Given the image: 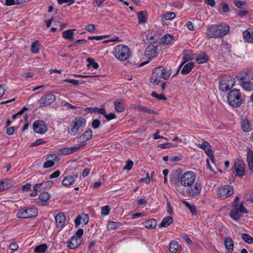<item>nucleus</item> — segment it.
<instances>
[{
  "label": "nucleus",
  "instance_id": "f257e3e1",
  "mask_svg": "<svg viewBox=\"0 0 253 253\" xmlns=\"http://www.w3.org/2000/svg\"><path fill=\"white\" fill-rule=\"evenodd\" d=\"M229 31L230 27L228 24L222 23L208 26L206 34L209 38H219L227 34Z\"/></svg>",
  "mask_w": 253,
  "mask_h": 253
},
{
  "label": "nucleus",
  "instance_id": "f03ea898",
  "mask_svg": "<svg viewBox=\"0 0 253 253\" xmlns=\"http://www.w3.org/2000/svg\"><path fill=\"white\" fill-rule=\"evenodd\" d=\"M85 126V120L82 117H76L68 127V133L71 136L80 134Z\"/></svg>",
  "mask_w": 253,
  "mask_h": 253
},
{
  "label": "nucleus",
  "instance_id": "7ed1b4c3",
  "mask_svg": "<svg viewBox=\"0 0 253 253\" xmlns=\"http://www.w3.org/2000/svg\"><path fill=\"white\" fill-rule=\"evenodd\" d=\"M170 73L169 71H166V68L163 66L156 67L153 71L150 81L153 84H158L162 78L165 80H168Z\"/></svg>",
  "mask_w": 253,
  "mask_h": 253
},
{
  "label": "nucleus",
  "instance_id": "20e7f679",
  "mask_svg": "<svg viewBox=\"0 0 253 253\" xmlns=\"http://www.w3.org/2000/svg\"><path fill=\"white\" fill-rule=\"evenodd\" d=\"M113 54L120 61H126L130 56L128 47L125 44H120L115 47Z\"/></svg>",
  "mask_w": 253,
  "mask_h": 253
},
{
  "label": "nucleus",
  "instance_id": "39448f33",
  "mask_svg": "<svg viewBox=\"0 0 253 253\" xmlns=\"http://www.w3.org/2000/svg\"><path fill=\"white\" fill-rule=\"evenodd\" d=\"M228 101L229 105L233 107L240 106L242 103V99L240 90L233 89L230 90L228 95Z\"/></svg>",
  "mask_w": 253,
  "mask_h": 253
},
{
  "label": "nucleus",
  "instance_id": "423d86ee",
  "mask_svg": "<svg viewBox=\"0 0 253 253\" xmlns=\"http://www.w3.org/2000/svg\"><path fill=\"white\" fill-rule=\"evenodd\" d=\"M196 175L193 171H187L183 174H181L180 184L185 187H189L194 182Z\"/></svg>",
  "mask_w": 253,
  "mask_h": 253
},
{
  "label": "nucleus",
  "instance_id": "0eeeda50",
  "mask_svg": "<svg viewBox=\"0 0 253 253\" xmlns=\"http://www.w3.org/2000/svg\"><path fill=\"white\" fill-rule=\"evenodd\" d=\"M161 46V42H154L149 44L146 48L145 51V55L149 60L156 57L158 52V47Z\"/></svg>",
  "mask_w": 253,
  "mask_h": 253
},
{
  "label": "nucleus",
  "instance_id": "6e6552de",
  "mask_svg": "<svg viewBox=\"0 0 253 253\" xmlns=\"http://www.w3.org/2000/svg\"><path fill=\"white\" fill-rule=\"evenodd\" d=\"M234 78L230 77H225L219 82V89L222 91H227L230 90L235 85Z\"/></svg>",
  "mask_w": 253,
  "mask_h": 253
},
{
  "label": "nucleus",
  "instance_id": "1a4fd4ad",
  "mask_svg": "<svg viewBox=\"0 0 253 253\" xmlns=\"http://www.w3.org/2000/svg\"><path fill=\"white\" fill-rule=\"evenodd\" d=\"M38 215V210L35 208H23L19 210L17 212L18 217L29 218L35 217Z\"/></svg>",
  "mask_w": 253,
  "mask_h": 253
},
{
  "label": "nucleus",
  "instance_id": "9d476101",
  "mask_svg": "<svg viewBox=\"0 0 253 253\" xmlns=\"http://www.w3.org/2000/svg\"><path fill=\"white\" fill-rule=\"evenodd\" d=\"M234 193L233 187L226 185L218 188L217 191V194L220 198L225 199Z\"/></svg>",
  "mask_w": 253,
  "mask_h": 253
},
{
  "label": "nucleus",
  "instance_id": "9b49d317",
  "mask_svg": "<svg viewBox=\"0 0 253 253\" xmlns=\"http://www.w3.org/2000/svg\"><path fill=\"white\" fill-rule=\"evenodd\" d=\"M234 169L236 175L242 177L245 175V164L241 160H236L234 162Z\"/></svg>",
  "mask_w": 253,
  "mask_h": 253
},
{
  "label": "nucleus",
  "instance_id": "f8f14e48",
  "mask_svg": "<svg viewBox=\"0 0 253 253\" xmlns=\"http://www.w3.org/2000/svg\"><path fill=\"white\" fill-rule=\"evenodd\" d=\"M33 130L36 133L43 134L47 131V126L43 121H35L33 125Z\"/></svg>",
  "mask_w": 253,
  "mask_h": 253
},
{
  "label": "nucleus",
  "instance_id": "ddd939ff",
  "mask_svg": "<svg viewBox=\"0 0 253 253\" xmlns=\"http://www.w3.org/2000/svg\"><path fill=\"white\" fill-rule=\"evenodd\" d=\"M53 182L51 180H47L33 185L34 191L41 192L42 190L50 189L53 185Z\"/></svg>",
  "mask_w": 253,
  "mask_h": 253
},
{
  "label": "nucleus",
  "instance_id": "4468645a",
  "mask_svg": "<svg viewBox=\"0 0 253 253\" xmlns=\"http://www.w3.org/2000/svg\"><path fill=\"white\" fill-rule=\"evenodd\" d=\"M198 147L204 150L205 153L210 158L211 161L214 163V158L213 154V151L211 149V145L207 141H204L202 144H198Z\"/></svg>",
  "mask_w": 253,
  "mask_h": 253
},
{
  "label": "nucleus",
  "instance_id": "2eb2a0df",
  "mask_svg": "<svg viewBox=\"0 0 253 253\" xmlns=\"http://www.w3.org/2000/svg\"><path fill=\"white\" fill-rule=\"evenodd\" d=\"M55 96L51 93L47 94L43 96L39 100L41 106L43 107L50 105L55 100Z\"/></svg>",
  "mask_w": 253,
  "mask_h": 253
},
{
  "label": "nucleus",
  "instance_id": "dca6fc26",
  "mask_svg": "<svg viewBox=\"0 0 253 253\" xmlns=\"http://www.w3.org/2000/svg\"><path fill=\"white\" fill-rule=\"evenodd\" d=\"M236 78L241 83L251 81L253 80V73L250 71L242 72L236 76Z\"/></svg>",
  "mask_w": 253,
  "mask_h": 253
},
{
  "label": "nucleus",
  "instance_id": "f3484780",
  "mask_svg": "<svg viewBox=\"0 0 253 253\" xmlns=\"http://www.w3.org/2000/svg\"><path fill=\"white\" fill-rule=\"evenodd\" d=\"M181 170L180 169H176L174 173H173L170 179V182L171 185L177 188L180 186V177L181 174Z\"/></svg>",
  "mask_w": 253,
  "mask_h": 253
},
{
  "label": "nucleus",
  "instance_id": "a211bd4d",
  "mask_svg": "<svg viewBox=\"0 0 253 253\" xmlns=\"http://www.w3.org/2000/svg\"><path fill=\"white\" fill-rule=\"evenodd\" d=\"M202 185L200 183L196 182L193 186H189L186 192L190 197H196L199 194L201 191Z\"/></svg>",
  "mask_w": 253,
  "mask_h": 253
},
{
  "label": "nucleus",
  "instance_id": "6ab92c4d",
  "mask_svg": "<svg viewBox=\"0 0 253 253\" xmlns=\"http://www.w3.org/2000/svg\"><path fill=\"white\" fill-rule=\"evenodd\" d=\"M50 198L49 193L45 191L42 192L37 200V203L39 206H47L49 204V200Z\"/></svg>",
  "mask_w": 253,
  "mask_h": 253
},
{
  "label": "nucleus",
  "instance_id": "aec40b11",
  "mask_svg": "<svg viewBox=\"0 0 253 253\" xmlns=\"http://www.w3.org/2000/svg\"><path fill=\"white\" fill-rule=\"evenodd\" d=\"M82 242L83 240L82 239L72 236L70 239L68 240L67 246L70 249L74 250L79 247Z\"/></svg>",
  "mask_w": 253,
  "mask_h": 253
},
{
  "label": "nucleus",
  "instance_id": "412c9836",
  "mask_svg": "<svg viewBox=\"0 0 253 253\" xmlns=\"http://www.w3.org/2000/svg\"><path fill=\"white\" fill-rule=\"evenodd\" d=\"M56 226L57 228H62L65 224L66 217L62 212L58 213L56 215L54 214Z\"/></svg>",
  "mask_w": 253,
  "mask_h": 253
},
{
  "label": "nucleus",
  "instance_id": "4be33fe9",
  "mask_svg": "<svg viewBox=\"0 0 253 253\" xmlns=\"http://www.w3.org/2000/svg\"><path fill=\"white\" fill-rule=\"evenodd\" d=\"M183 59L184 61L181 63L179 67V69L178 70L177 72L179 71L181 67L183 66V65L188 62L189 61H191L193 60L195 58V55L192 53V52L191 50H185L183 51Z\"/></svg>",
  "mask_w": 253,
  "mask_h": 253
},
{
  "label": "nucleus",
  "instance_id": "5701e85b",
  "mask_svg": "<svg viewBox=\"0 0 253 253\" xmlns=\"http://www.w3.org/2000/svg\"><path fill=\"white\" fill-rule=\"evenodd\" d=\"M245 41L249 43H253V29H248L243 32Z\"/></svg>",
  "mask_w": 253,
  "mask_h": 253
},
{
  "label": "nucleus",
  "instance_id": "b1692460",
  "mask_svg": "<svg viewBox=\"0 0 253 253\" xmlns=\"http://www.w3.org/2000/svg\"><path fill=\"white\" fill-rule=\"evenodd\" d=\"M114 106L115 110L118 112H122L125 110V101L124 99L120 98L114 101Z\"/></svg>",
  "mask_w": 253,
  "mask_h": 253
},
{
  "label": "nucleus",
  "instance_id": "393cba45",
  "mask_svg": "<svg viewBox=\"0 0 253 253\" xmlns=\"http://www.w3.org/2000/svg\"><path fill=\"white\" fill-rule=\"evenodd\" d=\"M224 245L227 250V253H231L233 251L234 242L232 238L228 236L224 240Z\"/></svg>",
  "mask_w": 253,
  "mask_h": 253
},
{
  "label": "nucleus",
  "instance_id": "a878e982",
  "mask_svg": "<svg viewBox=\"0 0 253 253\" xmlns=\"http://www.w3.org/2000/svg\"><path fill=\"white\" fill-rule=\"evenodd\" d=\"M12 182L10 179H6L0 182V192L11 188Z\"/></svg>",
  "mask_w": 253,
  "mask_h": 253
},
{
  "label": "nucleus",
  "instance_id": "bb28decb",
  "mask_svg": "<svg viewBox=\"0 0 253 253\" xmlns=\"http://www.w3.org/2000/svg\"><path fill=\"white\" fill-rule=\"evenodd\" d=\"M75 30V29H69V30L64 31L62 33V37L64 39H67L70 41H73L74 40V31Z\"/></svg>",
  "mask_w": 253,
  "mask_h": 253
},
{
  "label": "nucleus",
  "instance_id": "cd10ccee",
  "mask_svg": "<svg viewBox=\"0 0 253 253\" xmlns=\"http://www.w3.org/2000/svg\"><path fill=\"white\" fill-rule=\"evenodd\" d=\"M229 215L233 220L239 221L242 216L240 212L238 211L237 208H233L229 212Z\"/></svg>",
  "mask_w": 253,
  "mask_h": 253
},
{
  "label": "nucleus",
  "instance_id": "c85d7f7f",
  "mask_svg": "<svg viewBox=\"0 0 253 253\" xmlns=\"http://www.w3.org/2000/svg\"><path fill=\"white\" fill-rule=\"evenodd\" d=\"M137 18L139 24H145L147 22V12L141 11L137 13Z\"/></svg>",
  "mask_w": 253,
  "mask_h": 253
},
{
  "label": "nucleus",
  "instance_id": "c756f323",
  "mask_svg": "<svg viewBox=\"0 0 253 253\" xmlns=\"http://www.w3.org/2000/svg\"><path fill=\"white\" fill-rule=\"evenodd\" d=\"M241 126L244 131L248 132L251 130V124L248 119L245 118L241 122Z\"/></svg>",
  "mask_w": 253,
  "mask_h": 253
},
{
  "label": "nucleus",
  "instance_id": "7c9ffc66",
  "mask_svg": "<svg viewBox=\"0 0 253 253\" xmlns=\"http://www.w3.org/2000/svg\"><path fill=\"white\" fill-rule=\"evenodd\" d=\"M173 222V219L171 216L165 217L162 222L159 225L160 227H167Z\"/></svg>",
  "mask_w": 253,
  "mask_h": 253
},
{
  "label": "nucleus",
  "instance_id": "2f4dec72",
  "mask_svg": "<svg viewBox=\"0 0 253 253\" xmlns=\"http://www.w3.org/2000/svg\"><path fill=\"white\" fill-rule=\"evenodd\" d=\"M196 60L198 63H204L207 62L209 60L208 56L204 52H201L197 55Z\"/></svg>",
  "mask_w": 253,
  "mask_h": 253
},
{
  "label": "nucleus",
  "instance_id": "473e14b6",
  "mask_svg": "<svg viewBox=\"0 0 253 253\" xmlns=\"http://www.w3.org/2000/svg\"><path fill=\"white\" fill-rule=\"evenodd\" d=\"M194 67V63L192 62H189L184 66L181 73L183 75H186L190 73Z\"/></svg>",
  "mask_w": 253,
  "mask_h": 253
},
{
  "label": "nucleus",
  "instance_id": "72a5a7b5",
  "mask_svg": "<svg viewBox=\"0 0 253 253\" xmlns=\"http://www.w3.org/2000/svg\"><path fill=\"white\" fill-rule=\"evenodd\" d=\"M173 40V36L169 34H167L161 39V44L162 43L163 45L170 44Z\"/></svg>",
  "mask_w": 253,
  "mask_h": 253
},
{
  "label": "nucleus",
  "instance_id": "f704fd0d",
  "mask_svg": "<svg viewBox=\"0 0 253 253\" xmlns=\"http://www.w3.org/2000/svg\"><path fill=\"white\" fill-rule=\"evenodd\" d=\"M144 224L147 228L154 229L157 226V221L156 219L151 218L144 222Z\"/></svg>",
  "mask_w": 253,
  "mask_h": 253
},
{
  "label": "nucleus",
  "instance_id": "c9c22d12",
  "mask_svg": "<svg viewBox=\"0 0 253 253\" xmlns=\"http://www.w3.org/2000/svg\"><path fill=\"white\" fill-rule=\"evenodd\" d=\"M240 84L246 91H251L253 90V83L251 81L243 82L241 83Z\"/></svg>",
  "mask_w": 253,
  "mask_h": 253
},
{
  "label": "nucleus",
  "instance_id": "e433bc0d",
  "mask_svg": "<svg viewBox=\"0 0 253 253\" xmlns=\"http://www.w3.org/2000/svg\"><path fill=\"white\" fill-rule=\"evenodd\" d=\"M122 225V223L119 222L109 221L108 222L107 228L109 230H115L119 228Z\"/></svg>",
  "mask_w": 253,
  "mask_h": 253
},
{
  "label": "nucleus",
  "instance_id": "4c0bfd02",
  "mask_svg": "<svg viewBox=\"0 0 253 253\" xmlns=\"http://www.w3.org/2000/svg\"><path fill=\"white\" fill-rule=\"evenodd\" d=\"M74 182L73 178L71 177V175L65 176L62 181V184L65 186L71 185Z\"/></svg>",
  "mask_w": 253,
  "mask_h": 253
},
{
  "label": "nucleus",
  "instance_id": "58836bf2",
  "mask_svg": "<svg viewBox=\"0 0 253 253\" xmlns=\"http://www.w3.org/2000/svg\"><path fill=\"white\" fill-rule=\"evenodd\" d=\"M40 50L39 43L38 41L32 43L31 46V51L32 53L37 54Z\"/></svg>",
  "mask_w": 253,
  "mask_h": 253
},
{
  "label": "nucleus",
  "instance_id": "ea45409f",
  "mask_svg": "<svg viewBox=\"0 0 253 253\" xmlns=\"http://www.w3.org/2000/svg\"><path fill=\"white\" fill-rule=\"evenodd\" d=\"M47 248L45 244H43L37 246L34 250L35 252L37 253H44Z\"/></svg>",
  "mask_w": 253,
  "mask_h": 253
},
{
  "label": "nucleus",
  "instance_id": "a19ab883",
  "mask_svg": "<svg viewBox=\"0 0 253 253\" xmlns=\"http://www.w3.org/2000/svg\"><path fill=\"white\" fill-rule=\"evenodd\" d=\"M178 244L176 241H171L169 244V251L171 253H176L178 249Z\"/></svg>",
  "mask_w": 253,
  "mask_h": 253
},
{
  "label": "nucleus",
  "instance_id": "79ce46f5",
  "mask_svg": "<svg viewBox=\"0 0 253 253\" xmlns=\"http://www.w3.org/2000/svg\"><path fill=\"white\" fill-rule=\"evenodd\" d=\"M87 40L85 39H81V40H78L77 41H75V42L72 43L69 46V47L71 48L72 47H76L80 44H84L86 43H87Z\"/></svg>",
  "mask_w": 253,
  "mask_h": 253
},
{
  "label": "nucleus",
  "instance_id": "37998d69",
  "mask_svg": "<svg viewBox=\"0 0 253 253\" xmlns=\"http://www.w3.org/2000/svg\"><path fill=\"white\" fill-rule=\"evenodd\" d=\"M244 198L246 201L253 203V189L245 194Z\"/></svg>",
  "mask_w": 253,
  "mask_h": 253
},
{
  "label": "nucleus",
  "instance_id": "c03bdc74",
  "mask_svg": "<svg viewBox=\"0 0 253 253\" xmlns=\"http://www.w3.org/2000/svg\"><path fill=\"white\" fill-rule=\"evenodd\" d=\"M183 203L187 208L189 209L190 212L193 215L196 214L197 211L194 205H190L188 202L185 201H184Z\"/></svg>",
  "mask_w": 253,
  "mask_h": 253
},
{
  "label": "nucleus",
  "instance_id": "a18cd8bd",
  "mask_svg": "<svg viewBox=\"0 0 253 253\" xmlns=\"http://www.w3.org/2000/svg\"><path fill=\"white\" fill-rule=\"evenodd\" d=\"M138 109L140 111H143L145 112H147L150 114H156L158 115V113L155 111L154 110L146 108L143 106H138L137 107Z\"/></svg>",
  "mask_w": 253,
  "mask_h": 253
},
{
  "label": "nucleus",
  "instance_id": "49530a36",
  "mask_svg": "<svg viewBox=\"0 0 253 253\" xmlns=\"http://www.w3.org/2000/svg\"><path fill=\"white\" fill-rule=\"evenodd\" d=\"M242 238L245 242L248 244H252L253 243V238L248 234H242Z\"/></svg>",
  "mask_w": 253,
  "mask_h": 253
},
{
  "label": "nucleus",
  "instance_id": "de8ad7c7",
  "mask_svg": "<svg viewBox=\"0 0 253 253\" xmlns=\"http://www.w3.org/2000/svg\"><path fill=\"white\" fill-rule=\"evenodd\" d=\"M86 61L88 63V66H90L95 69H97L99 67L98 64L95 62L93 58H88Z\"/></svg>",
  "mask_w": 253,
  "mask_h": 253
},
{
  "label": "nucleus",
  "instance_id": "09e8293b",
  "mask_svg": "<svg viewBox=\"0 0 253 253\" xmlns=\"http://www.w3.org/2000/svg\"><path fill=\"white\" fill-rule=\"evenodd\" d=\"M151 95L152 97L156 98L159 100H163L166 101L167 100V98L163 93L158 94L155 91H153Z\"/></svg>",
  "mask_w": 253,
  "mask_h": 253
},
{
  "label": "nucleus",
  "instance_id": "8fccbe9b",
  "mask_svg": "<svg viewBox=\"0 0 253 253\" xmlns=\"http://www.w3.org/2000/svg\"><path fill=\"white\" fill-rule=\"evenodd\" d=\"M82 136L86 139V140L88 141L91 138L92 132L90 129L88 128L85 131Z\"/></svg>",
  "mask_w": 253,
  "mask_h": 253
},
{
  "label": "nucleus",
  "instance_id": "3c124183",
  "mask_svg": "<svg viewBox=\"0 0 253 253\" xmlns=\"http://www.w3.org/2000/svg\"><path fill=\"white\" fill-rule=\"evenodd\" d=\"M176 16L174 12H168L164 15V18L166 20H172Z\"/></svg>",
  "mask_w": 253,
  "mask_h": 253
},
{
  "label": "nucleus",
  "instance_id": "603ef678",
  "mask_svg": "<svg viewBox=\"0 0 253 253\" xmlns=\"http://www.w3.org/2000/svg\"><path fill=\"white\" fill-rule=\"evenodd\" d=\"M247 161L248 163L253 162V151L249 148H248Z\"/></svg>",
  "mask_w": 253,
  "mask_h": 253
},
{
  "label": "nucleus",
  "instance_id": "864d4df0",
  "mask_svg": "<svg viewBox=\"0 0 253 253\" xmlns=\"http://www.w3.org/2000/svg\"><path fill=\"white\" fill-rule=\"evenodd\" d=\"M61 104L62 106H63L64 107H66V108H67L68 109H77L78 108L77 106H74V105L70 104L69 103H68L65 101H64V100H62L61 102Z\"/></svg>",
  "mask_w": 253,
  "mask_h": 253
},
{
  "label": "nucleus",
  "instance_id": "5fc2aeb1",
  "mask_svg": "<svg viewBox=\"0 0 253 253\" xmlns=\"http://www.w3.org/2000/svg\"><path fill=\"white\" fill-rule=\"evenodd\" d=\"M110 208L109 206H105L101 209V215L105 216L109 213Z\"/></svg>",
  "mask_w": 253,
  "mask_h": 253
},
{
  "label": "nucleus",
  "instance_id": "6e6d98bb",
  "mask_svg": "<svg viewBox=\"0 0 253 253\" xmlns=\"http://www.w3.org/2000/svg\"><path fill=\"white\" fill-rule=\"evenodd\" d=\"M58 152L61 155H67L70 154L69 147H65L58 150Z\"/></svg>",
  "mask_w": 253,
  "mask_h": 253
},
{
  "label": "nucleus",
  "instance_id": "4d7b16f0",
  "mask_svg": "<svg viewBox=\"0 0 253 253\" xmlns=\"http://www.w3.org/2000/svg\"><path fill=\"white\" fill-rule=\"evenodd\" d=\"M91 126L94 129L98 128L101 126V122L98 119L94 120L91 123Z\"/></svg>",
  "mask_w": 253,
  "mask_h": 253
},
{
  "label": "nucleus",
  "instance_id": "13d9d810",
  "mask_svg": "<svg viewBox=\"0 0 253 253\" xmlns=\"http://www.w3.org/2000/svg\"><path fill=\"white\" fill-rule=\"evenodd\" d=\"M237 209L240 212H243L245 213H248L249 212V211L244 207L243 203H241L240 204H239Z\"/></svg>",
  "mask_w": 253,
  "mask_h": 253
},
{
  "label": "nucleus",
  "instance_id": "bf43d9fd",
  "mask_svg": "<svg viewBox=\"0 0 253 253\" xmlns=\"http://www.w3.org/2000/svg\"><path fill=\"white\" fill-rule=\"evenodd\" d=\"M83 234H84V230L82 228H80L76 232L75 235L74 236L77 237L78 238L82 239V240H83V238L82 237Z\"/></svg>",
  "mask_w": 253,
  "mask_h": 253
},
{
  "label": "nucleus",
  "instance_id": "052dcab7",
  "mask_svg": "<svg viewBox=\"0 0 253 253\" xmlns=\"http://www.w3.org/2000/svg\"><path fill=\"white\" fill-rule=\"evenodd\" d=\"M172 146V144L171 143H165L163 144H160L158 145V147L161 149H168L170 148Z\"/></svg>",
  "mask_w": 253,
  "mask_h": 253
},
{
  "label": "nucleus",
  "instance_id": "680f3d73",
  "mask_svg": "<svg viewBox=\"0 0 253 253\" xmlns=\"http://www.w3.org/2000/svg\"><path fill=\"white\" fill-rule=\"evenodd\" d=\"M54 165V162L53 161H46L43 165L44 169H47L53 167Z\"/></svg>",
  "mask_w": 253,
  "mask_h": 253
},
{
  "label": "nucleus",
  "instance_id": "e2e57ef3",
  "mask_svg": "<svg viewBox=\"0 0 253 253\" xmlns=\"http://www.w3.org/2000/svg\"><path fill=\"white\" fill-rule=\"evenodd\" d=\"M133 165V162L131 160H128L124 168V169L130 170Z\"/></svg>",
  "mask_w": 253,
  "mask_h": 253
},
{
  "label": "nucleus",
  "instance_id": "0e129e2a",
  "mask_svg": "<svg viewBox=\"0 0 253 253\" xmlns=\"http://www.w3.org/2000/svg\"><path fill=\"white\" fill-rule=\"evenodd\" d=\"M234 4L237 7L239 8H242L246 5V3L245 1H235Z\"/></svg>",
  "mask_w": 253,
  "mask_h": 253
},
{
  "label": "nucleus",
  "instance_id": "69168bd1",
  "mask_svg": "<svg viewBox=\"0 0 253 253\" xmlns=\"http://www.w3.org/2000/svg\"><path fill=\"white\" fill-rule=\"evenodd\" d=\"M78 141L82 144L81 145H79V146H82V147L86 145V142L87 140H86V139L82 136V135L78 137Z\"/></svg>",
  "mask_w": 253,
  "mask_h": 253
},
{
  "label": "nucleus",
  "instance_id": "338daca9",
  "mask_svg": "<svg viewBox=\"0 0 253 253\" xmlns=\"http://www.w3.org/2000/svg\"><path fill=\"white\" fill-rule=\"evenodd\" d=\"M44 142V141H43L42 139H38L35 142L32 143L30 145V147H32L38 146V145H40L43 143Z\"/></svg>",
  "mask_w": 253,
  "mask_h": 253
},
{
  "label": "nucleus",
  "instance_id": "774afa93",
  "mask_svg": "<svg viewBox=\"0 0 253 253\" xmlns=\"http://www.w3.org/2000/svg\"><path fill=\"white\" fill-rule=\"evenodd\" d=\"M63 81L64 82L72 84L75 85H78L79 84V81L74 79H65Z\"/></svg>",
  "mask_w": 253,
  "mask_h": 253
}]
</instances>
